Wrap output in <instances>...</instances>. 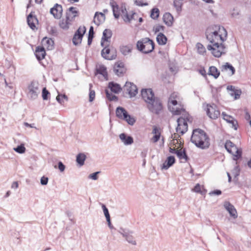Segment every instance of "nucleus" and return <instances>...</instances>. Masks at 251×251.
Returning <instances> with one entry per match:
<instances>
[{
    "label": "nucleus",
    "instance_id": "f257e3e1",
    "mask_svg": "<svg viewBox=\"0 0 251 251\" xmlns=\"http://www.w3.org/2000/svg\"><path fill=\"white\" fill-rule=\"evenodd\" d=\"M191 142L201 149L208 148L210 146L209 139L202 129L197 128L193 130L191 138Z\"/></svg>",
    "mask_w": 251,
    "mask_h": 251
},
{
    "label": "nucleus",
    "instance_id": "f03ea898",
    "mask_svg": "<svg viewBox=\"0 0 251 251\" xmlns=\"http://www.w3.org/2000/svg\"><path fill=\"white\" fill-rule=\"evenodd\" d=\"M206 38L210 44L222 43L226 40L227 31L223 26H218V31L215 30L209 34L206 33Z\"/></svg>",
    "mask_w": 251,
    "mask_h": 251
},
{
    "label": "nucleus",
    "instance_id": "7ed1b4c3",
    "mask_svg": "<svg viewBox=\"0 0 251 251\" xmlns=\"http://www.w3.org/2000/svg\"><path fill=\"white\" fill-rule=\"evenodd\" d=\"M180 98L179 94L177 92L172 93L168 99V108L169 110L174 115H180L183 110L177 107L178 101Z\"/></svg>",
    "mask_w": 251,
    "mask_h": 251
},
{
    "label": "nucleus",
    "instance_id": "20e7f679",
    "mask_svg": "<svg viewBox=\"0 0 251 251\" xmlns=\"http://www.w3.org/2000/svg\"><path fill=\"white\" fill-rule=\"evenodd\" d=\"M146 106L151 112L155 115H159L163 111L162 102L161 99L157 97L146 103Z\"/></svg>",
    "mask_w": 251,
    "mask_h": 251
},
{
    "label": "nucleus",
    "instance_id": "39448f33",
    "mask_svg": "<svg viewBox=\"0 0 251 251\" xmlns=\"http://www.w3.org/2000/svg\"><path fill=\"white\" fill-rule=\"evenodd\" d=\"M137 48L138 50L144 53L151 52L154 48V44L152 40L149 38H143L137 43Z\"/></svg>",
    "mask_w": 251,
    "mask_h": 251
},
{
    "label": "nucleus",
    "instance_id": "423d86ee",
    "mask_svg": "<svg viewBox=\"0 0 251 251\" xmlns=\"http://www.w3.org/2000/svg\"><path fill=\"white\" fill-rule=\"evenodd\" d=\"M116 115L119 119L125 121L130 126H133L136 122L135 119L130 115L123 107L119 106L117 107Z\"/></svg>",
    "mask_w": 251,
    "mask_h": 251
},
{
    "label": "nucleus",
    "instance_id": "0eeeda50",
    "mask_svg": "<svg viewBox=\"0 0 251 251\" xmlns=\"http://www.w3.org/2000/svg\"><path fill=\"white\" fill-rule=\"evenodd\" d=\"M208 50L216 57H220L223 54L226 52V49L223 43H215L207 46Z\"/></svg>",
    "mask_w": 251,
    "mask_h": 251
},
{
    "label": "nucleus",
    "instance_id": "6e6552de",
    "mask_svg": "<svg viewBox=\"0 0 251 251\" xmlns=\"http://www.w3.org/2000/svg\"><path fill=\"white\" fill-rule=\"evenodd\" d=\"M225 147L227 151L233 155L234 160H237L241 157L242 150L239 149L236 145L230 140H227L225 144Z\"/></svg>",
    "mask_w": 251,
    "mask_h": 251
},
{
    "label": "nucleus",
    "instance_id": "1a4fd4ad",
    "mask_svg": "<svg viewBox=\"0 0 251 251\" xmlns=\"http://www.w3.org/2000/svg\"><path fill=\"white\" fill-rule=\"evenodd\" d=\"M39 83L37 81H32L28 86L27 89V95L31 100H35L37 98L40 93Z\"/></svg>",
    "mask_w": 251,
    "mask_h": 251
},
{
    "label": "nucleus",
    "instance_id": "9d476101",
    "mask_svg": "<svg viewBox=\"0 0 251 251\" xmlns=\"http://www.w3.org/2000/svg\"><path fill=\"white\" fill-rule=\"evenodd\" d=\"M86 28L84 26H79L75 33L72 41L75 46L79 45L82 41V38L85 33Z\"/></svg>",
    "mask_w": 251,
    "mask_h": 251
},
{
    "label": "nucleus",
    "instance_id": "9b49d317",
    "mask_svg": "<svg viewBox=\"0 0 251 251\" xmlns=\"http://www.w3.org/2000/svg\"><path fill=\"white\" fill-rule=\"evenodd\" d=\"M119 233L122 235L123 237L125 238L126 240L129 244L133 245H136V241L134 237L132 236L133 231L127 229L120 228L118 230Z\"/></svg>",
    "mask_w": 251,
    "mask_h": 251
},
{
    "label": "nucleus",
    "instance_id": "f8f14e48",
    "mask_svg": "<svg viewBox=\"0 0 251 251\" xmlns=\"http://www.w3.org/2000/svg\"><path fill=\"white\" fill-rule=\"evenodd\" d=\"M109 44H105L101 51V56L105 59L113 60L116 58L117 55L114 50H111L108 46Z\"/></svg>",
    "mask_w": 251,
    "mask_h": 251
},
{
    "label": "nucleus",
    "instance_id": "ddd939ff",
    "mask_svg": "<svg viewBox=\"0 0 251 251\" xmlns=\"http://www.w3.org/2000/svg\"><path fill=\"white\" fill-rule=\"evenodd\" d=\"M207 116L212 119H216L220 116V111L215 104L212 105L207 104L206 110Z\"/></svg>",
    "mask_w": 251,
    "mask_h": 251
},
{
    "label": "nucleus",
    "instance_id": "4468645a",
    "mask_svg": "<svg viewBox=\"0 0 251 251\" xmlns=\"http://www.w3.org/2000/svg\"><path fill=\"white\" fill-rule=\"evenodd\" d=\"M177 126L176 128V131L177 132L183 135L187 131V123L185 120L182 118H178L177 120Z\"/></svg>",
    "mask_w": 251,
    "mask_h": 251
},
{
    "label": "nucleus",
    "instance_id": "2eb2a0df",
    "mask_svg": "<svg viewBox=\"0 0 251 251\" xmlns=\"http://www.w3.org/2000/svg\"><path fill=\"white\" fill-rule=\"evenodd\" d=\"M124 90L126 91L130 98L135 97L138 93V89L137 86L133 83L126 82L124 86Z\"/></svg>",
    "mask_w": 251,
    "mask_h": 251
},
{
    "label": "nucleus",
    "instance_id": "dca6fc26",
    "mask_svg": "<svg viewBox=\"0 0 251 251\" xmlns=\"http://www.w3.org/2000/svg\"><path fill=\"white\" fill-rule=\"evenodd\" d=\"M141 96L146 103L155 98L154 94L151 89H143L141 90Z\"/></svg>",
    "mask_w": 251,
    "mask_h": 251
},
{
    "label": "nucleus",
    "instance_id": "f3484780",
    "mask_svg": "<svg viewBox=\"0 0 251 251\" xmlns=\"http://www.w3.org/2000/svg\"><path fill=\"white\" fill-rule=\"evenodd\" d=\"M62 12V6L60 4L57 3H56L50 10V14L53 16L54 18L57 19H59L61 17Z\"/></svg>",
    "mask_w": 251,
    "mask_h": 251
},
{
    "label": "nucleus",
    "instance_id": "a211bd4d",
    "mask_svg": "<svg viewBox=\"0 0 251 251\" xmlns=\"http://www.w3.org/2000/svg\"><path fill=\"white\" fill-rule=\"evenodd\" d=\"M79 12L76 7H71L68 9L66 12V18L72 22L76 17L78 16Z\"/></svg>",
    "mask_w": 251,
    "mask_h": 251
},
{
    "label": "nucleus",
    "instance_id": "6ab92c4d",
    "mask_svg": "<svg viewBox=\"0 0 251 251\" xmlns=\"http://www.w3.org/2000/svg\"><path fill=\"white\" fill-rule=\"evenodd\" d=\"M224 206L225 208L228 212L231 217L234 219H236L238 215L236 209L229 201H225Z\"/></svg>",
    "mask_w": 251,
    "mask_h": 251
},
{
    "label": "nucleus",
    "instance_id": "aec40b11",
    "mask_svg": "<svg viewBox=\"0 0 251 251\" xmlns=\"http://www.w3.org/2000/svg\"><path fill=\"white\" fill-rule=\"evenodd\" d=\"M27 22L29 26L32 30H34L36 28V25L38 23V20L36 17L31 12L27 17Z\"/></svg>",
    "mask_w": 251,
    "mask_h": 251
},
{
    "label": "nucleus",
    "instance_id": "412c9836",
    "mask_svg": "<svg viewBox=\"0 0 251 251\" xmlns=\"http://www.w3.org/2000/svg\"><path fill=\"white\" fill-rule=\"evenodd\" d=\"M114 73L118 76L122 75L126 71L124 65L123 63H116L113 67Z\"/></svg>",
    "mask_w": 251,
    "mask_h": 251
},
{
    "label": "nucleus",
    "instance_id": "4be33fe9",
    "mask_svg": "<svg viewBox=\"0 0 251 251\" xmlns=\"http://www.w3.org/2000/svg\"><path fill=\"white\" fill-rule=\"evenodd\" d=\"M112 35V33L110 29H105L103 31L102 37L101 39L100 43L102 47H104L105 42H106V44H107V43L108 42L109 43V40L111 38Z\"/></svg>",
    "mask_w": 251,
    "mask_h": 251
},
{
    "label": "nucleus",
    "instance_id": "5701e85b",
    "mask_svg": "<svg viewBox=\"0 0 251 251\" xmlns=\"http://www.w3.org/2000/svg\"><path fill=\"white\" fill-rule=\"evenodd\" d=\"M110 5L112 9L113 15L116 19L120 17V9L119 5L114 0H110Z\"/></svg>",
    "mask_w": 251,
    "mask_h": 251
},
{
    "label": "nucleus",
    "instance_id": "b1692460",
    "mask_svg": "<svg viewBox=\"0 0 251 251\" xmlns=\"http://www.w3.org/2000/svg\"><path fill=\"white\" fill-rule=\"evenodd\" d=\"M175 162L176 159L174 156H170L168 157L162 166V169H168L175 163Z\"/></svg>",
    "mask_w": 251,
    "mask_h": 251
},
{
    "label": "nucleus",
    "instance_id": "393cba45",
    "mask_svg": "<svg viewBox=\"0 0 251 251\" xmlns=\"http://www.w3.org/2000/svg\"><path fill=\"white\" fill-rule=\"evenodd\" d=\"M119 138L125 145H131L133 143V138L127 136L126 133H123L119 135Z\"/></svg>",
    "mask_w": 251,
    "mask_h": 251
},
{
    "label": "nucleus",
    "instance_id": "a878e982",
    "mask_svg": "<svg viewBox=\"0 0 251 251\" xmlns=\"http://www.w3.org/2000/svg\"><path fill=\"white\" fill-rule=\"evenodd\" d=\"M42 44L49 50H51L53 48L54 41L51 38L44 37L42 40Z\"/></svg>",
    "mask_w": 251,
    "mask_h": 251
},
{
    "label": "nucleus",
    "instance_id": "bb28decb",
    "mask_svg": "<svg viewBox=\"0 0 251 251\" xmlns=\"http://www.w3.org/2000/svg\"><path fill=\"white\" fill-rule=\"evenodd\" d=\"M35 54L38 60H40L44 58L46 55V51L44 47L40 46L37 47L36 49Z\"/></svg>",
    "mask_w": 251,
    "mask_h": 251
},
{
    "label": "nucleus",
    "instance_id": "cd10ccee",
    "mask_svg": "<svg viewBox=\"0 0 251 251\" xmlns=\"http://www.w3.org/2000/svg\"><path fill=\"white\" fill-rule=\"evenodd\" d=\"M163 20L168 26H171L173 24L174 18L170 13L167 12L164 14Z\"/></svg>",
    "mask_w": 251,
    "mask_h": 251
},
{
    "label": "nucleus",
    "instance_id": "c85d7f7f",
    "mask_svg": "<svg viewBox=\"0 0 251 251\" xmlns=\"http://www.w3.org/2000/svg\"><path fill=\"white\" fill-rule=\"evenodd\" d=\"M132 48L131 45H122L120 47V51L123 55L126 56L131 52Z\"/></svg>",
    "mask_w": 251,
    "mask_h": 251
},
{
    "label": "nucleus",
    "instance_id": "c756f323",
    "mask_svg": "<svg viewBox=\"0 0 251 251\" xmlns=\"http://www.w3.org/2000/svg\"><path fill=\"white\" fill-rule=\"evenodd\" d=\"M108 88L111 92L118 94L121 92L122 88L120 85L114 82H110L108 84Z\"/></svg>",
    "mask_w": 251,
    "mask_h": 251
},
{
    "label": "nucleus",
    "instance_id": "7c9ffc66",
    "mask_svg": "<svg viewBox=\"0 0 251 251\" xmlns=\"http://www.w3.org/2000/svg\"><path fill=\"white\" fill-rule=\"evenodd\" d=\"M176 154L179 159H184L185 162H187L189 159L185 149L183 150L181 149L177 150Z\"/></svg>",
    "mask_w": 251,
    "mask_h": 251
},
{
    "label": "nucleus",
    "instance_id": "2f4dec72",
    "mask_svg": "<svg viewBox=\"0 0 251 251\" xmlns=\"http://www.w3.org/2000/svg\"><path fill=\"white\" fill-rule=\"evenodd\" d=\"M220 72L215 66H211L209 68L208 74L213 76L215 78H217L220 75Z\"/></svg>",
    "mask_w": 251,
    "mask_h": 251
},
{
    "label": "nucleus",
    "instance_id": "473e14b6",
    "mask_svg": "<svg viewBox=\"0 0 251 251\" xmlns=\"http://www.w3.org/2000/svg\"><path fill=\"white\" fill-rule=\"evenodd\" d=\"M97 73L101 75L103 77H107L106 67L103 65H100L97 67Z\"/></svg>",
    "mask_w": 251,
    "mask_h": 251
},
{
    "label": "nucleus",
    "instance_id": "72a5a7b5",
    "mask_svg": "<svg viewBox=\"0 0 251 251\" xmlns=\"http://www.w3.org/2000/svg\"><path fill=\"white\" fill-rule=\"evenodd\" d=\"M156 41L159 45H164L166 44L167 38L162 33H159L156 37Z\"/></svg>",
    "mask_w": 251,
    "mask_h": 251
},
{
    "label": "nucleus",
    "instance_id": "f704fd0d",
    "mask_svg": "<svg viewBox=\"0 0 251 251\" xmlns=\"http://www.w3.org/2000/svg\"><path fill=\"white\" fill-rule=\"evenodd\" d=\"M94 19V22L96 24L99 25L101 22L104 20L105 15L102 13H99L98 12H97L95 14Z\"/></svg>",
    "mask_w": 251,
    "mask_h": 251
},
{
    "label": "nucleus",
    "instance_id": "c9c22d12",
    "mask_svg": "<svg viewBox=\"0 0 251 251\" xmlns=\"http://www.w3.org/2000/svg\"><path fill=\"white\" fill-rule=\"evenodd\" d=\"M86 158V155L83 153H78L76 157V162L80 165H84V161Z\"/></svg>",
    "mask_w": 251,
    "mask_h": 251
},
{
    "label": "nucleus",
    "instance_id": "e433bc0d",
    "mask_svg": "<svg viewBox=\"0 0 251 251\" xmlns=\"http://www.w3.org/2000/svg\"><path fill=\"white\" fill-rule=\"evenodd\" d=\"M228 70L231 71V75H233V74H235V70L234 68L230 64L228 63H226L225 65L222 66L221 71L222 72L226 71Z\"/></svg>",
    "mask_w": 251,
    "mask_h": 251
},
{
    "label": "nucleus",
    "instance_id": "4c0bfd02",
    "mask_svg": "<svg viewBox=\"0 0 251 251\" xmlns=\"http://www.w3.org/2000/svg\"><path fill=\"white\" fill-rule=\"evenodd\" d=\"M72 22L70 20H67L66 18V20H62L60 21L59 23L60 27L64 30H67L70 25H71Z\"/></svg>",
    "mask_w": 251,
    "mask_h": 251
},
{
    "label": "nucleus",
    "instance_id": "58836bf2",
    "mask_svg": "<svg viewBox=\"0 0 251 251\" xmlns=\"http://www.w3.org/2000/svg\"><path fill=\"white\" fill-rule=\"evenodd\" d=\"M183 0H174V6L176 8V11L179 13L182 10V6Z\"/></svg>",
    "mask_w": 251,
    "mask_h": 251
},
{
    "label": "nucleus",
    "instance_id": "ea45409f",
    "mask_svg": "<svg viewBox=\"0 0 251 251\" xmlns=\"http://www.w3.org/2000/svg\"><path fill=\"white\" fill-rule=\"evenodd\" d=\"M105 92L106 94V98L110 101H117L118 100V97L115 95L112 94L108 89H105Z\"/></svg>",
    "mask_w": 251,
    "mask_h": 251
},
{
    "label": "nucleus",
    "instance_id": "a19ab883",
    "mask_svg": "<svg viewBox=\"0 0 251 251\" xmlns=\"http://www.w3.org/2000/svg\"><path fill=\"white\" fill-rule=\"evenodd\" d=\"M240 169L239 166H235L234 169L232 170V173L234 176V180L235 181H238V176L240 175Z\"/></svg>",
    "mask_w": 251,
    "mask_h": 251
},
{
    "label": "nucleus",
    "instance_id": "79ce46f5",
    "mask_svg": "<svg viewBox=\"0 0 251 251\" xmlns=\"http://www.w3.org/2000/svg\"><path fill=\"white\" fill-rule=\"evenodd\" d=\"M159 15V10L157 8H153L151 12V17L153 19H156Z\"/></svg>",
    "mask_w": 251,
    "mask_h": 251
},
{
    "label": "nucleus",
    "instance_id": "37998d69",
    "mask_svg": "<svg viewBox=\"0 0 251 251\" xmlns=\"http://www.w3.org/2000/svg\"><path fill=\"white\" fill-rule=\"evenodd\" d=\"M56 100L60 104H62L64 103V100L67 101L68 99L67 96L65 94H58L56 98Z\"/></svg>",
    "mask_w": 251,
    "mask_h": 251
},
{
    "label": "nucleus",
    "instance_id": "c03bdc74",
    "mask_svg": "<svg viewBox=\"0 0 251 251\" xmlns=\"http://www.w3.org/2000/svg\"><path fill=\"white\" fill-rule=\"evenodd\" d=\"M92 84H89V100L92 102L94 100L95 98V92L94 90H92Z\"/></svg>",
    "mask_w": 251,
    "mask_h": 251
},
{
    "label": "nucleus",
    "instance_id": "a18cd8bd",
    "mask_svg": "<svg viewBox=\"0 0 251 251\" xmlns=\"http://www.w3.org/2000/svg\"><path fill=\"white\" fill-rule=\"evenodd\" d=\"M14 151L19 153H23L25 151V148L23 144H21L14 149Z\"/></svg>",
    "mask_w": 251,
    "mask_h": 251
},
{
    "label": "nucleus",
    "instance_id": "49530a36",
    "mask_svg": "<svg viewBox=\"0 0 251 251\" xmlns=\"http://www.w3.org/2000/svg\"><path fill=\"white\" fill-rule=\"evenodd\" d=\"M198 51L200 54H203L205 52V49L204 47L200 43H198L196 45Z\"/></svg>",
    "mask_w": 251,
    "mask_h": 251
},
{
    "label": "nucleus",
    "instance_id": "de8ad7c7",
    "mask_svg": "<svg viewBox=\"0 0 251 251\" xmlns=\"http://www.w3.org/2000/svg\"><path fill=\"white\" fill-rule=\"evenodd\" d=\"M101 207L102 208L104 216L106 218V220H109V219H110V216L109 213L108 209L106 207V206L104 204H102Z\"/></svg>",
    "mask_w": 251,
    "mask_h": 251
},
{
    "label": "nucleus",
    "instance_id": "09e8293b",
    "mask_svg": "<svg viewBox=\"0 0 251 251\" xmlns=\"http://www.w3.org/2000/svg\"><path fill=\"white\" fill-rule=\"evenodd\" d=\"M164 29L165 27L163 25H157L153 27V30L155 32V33H156L157 32L160 31H164Z\"/></svg>",
    "mask_w": 251,
    "mask_h": 251
},
{
    "label": "nucleus",
    "instance_id": "8fccbe9b",
    "mask_svg": "<svg viewBox=\"0 0 251 251\" xmlns=\"http://www.w3.org/2000/svg\"><path fill=\"white\" fill-rule=\"evenodd\" d=\"M42 98L44 100H47L50 95V92L47 90L46 88H44L42 90Z\"/></svg>",
    "mask_w": 251,
    "mask_h": 251
},
{
    "label": "nucleus",
    "instance_id": "3c124183",
    "mask_svg": "<svg viewBox=\"0 0 251 251\" xmlns=\"http://www.w3.org/2000/svg\"><path fill=\"white\" fill-rule=\"evenodd\" d=\"M222 115L223 116V119L229 124L231 123L232 120L234 119L232 117L226 114L224 112L222 113Z\"/></svg>",
    "mask_w": 251,
    "mask_h": 251
},
{
    "label": "nucleus",
    "instance_id": "603ef678",
    "mask_svg": "<svg viewBox=\"0 0 251 251\" xmlns=\"http://www.w3.org/2000/svg\"><path fill=\"white\" fill-rule=\"evenodd\" d=\"M146 0H135V4L136 5L139 6H147L148 5V3L146 2Z\"/></svg>",
    "mask_w": 251,
    "mask_h": 251
},
{
    "label": "nucleus",
    "instance_id": "864d4df0",
    "mask_svg": "<svg viewBox=\"0 0 251 251\" xmlns=\"http://www.w3.org/2000/svg\"><path fill=\"white\" fill-rule=\"evenodd\" d=\"M100 173V172H96L89 175L88 178L93 180H96L98 178V175Z\"/></svg>",
    "mask_w": 251,
    "mask_h": 251
},
{
    "label": "nucleus",
    "instance_id": "5fc2aeb1",
    "mask_svg": "<svg viewBox=\"0 0 251 251\" xmlns=\"http://www.w3.org/2000/svg\"><path fill=\"white\" fill-rule=\"evenodd\" d=\"M48 177L43 176L41 178L40 183L42 185H46L48 183Z\"/></svg>",
    "mask_w": 251,
    "mask_h": 251
},
{
    "label": "nucleus",
    "instance_id": "6e6d98bb",
    "mask_svg": "<svg viewBox=\"0 0 251 251\" xmlns=\"http://www.w3.org/2000/svg\"><path fill=\"white\" fill-rule=\"evenodd\" d=\"M241 93V91L239 90H235L233 93H230V95L233 96L235 95V99H237L239 98Z\"/></svg>",
    "mask_w": 251,
    "mask_h": 251
},
{
    "label": "nucleus",
    "instance_id": "4d7b16f0",
    "mask_svg": "<svg viewBox=\"0 0 251 251\" xmlns=\"http://www.w3.org/2000/svg\"><path fill=\"white\" fill-rule=\"evenodd\" d=\"M58 167L61 172H63L65 169V166L61 161H59L58 163Z\"/></svg>",
    "mask_w": 251,
    "mask_h": 251
},
{
    "label": "nucleus",
    "instance_id": "13d9d810",
    "mask_svg": "<svg viewBox=\"0 0 251 251\" xmlns=\"http://www.w3.org/2000/svg\"><path fill=\"white\" fill-rule=\"evenodd\" d=\"M160 138V133L154 135L151 138V140L153 142L156 143L159 140Z\"/></svg>",
    "mask_w": 251,
    "mask_h": 251
},
{
    "label": "nucleus",
    "instance_id": "bf43d9fd",
    "mask_svg": "<svg viewBox=\"0 0 251 251\" xmlns=\"http://www.w3.org/2000/svg\"><path fill=\"white\" fill-rule=\"evenodd\" d=\"M230 124H231V127L233 128H234L235 130L237 129V121L236 120L234 119L233 120H232Z\"/></svg>",
    "mask_w": 251,
    "mask_h": 251
},
{
    "label": "nucleus",
    "instance_id": "052dcab7",
    "mask_svg": "<svg viewBox=\"0 0 251 251\" xmlns=\"http://www.w3.org/2000/svg\"><path fill=\"white\" fill-rule=\"evenodd\" d=\"M222 194V191L220 190H215L209 193V195H220Z\"/></svg>",
    "mask_w": 251,
    "mask_h": 251
},
{
    "label": "nucleus",
    "instance_id": "680f3d73",
    "mask_svg": "<svg viewBox=\"0 0 251 251\" xmlns=\"http://www.w3.org/2000/svg\"><path fill=\"white\" fill-rule=\"evenodd\" d=\"M194 191L197 193H200L201 191V186L199 184H197L194 188Z\"/></svg>",
    "mask_w": 251,
    "mask_h": 251
},
{
    "label": "nucleus",
    "instance_id": "e2e57ef3",
    "mask_svg": "<svg viewBox=\"0 0 251 251\" xmlns=\"http://www.w3.org/2000/svg\"><path fill=\"white\" fill-rule=\"evenodd\" d=\"M124 20L126 22H130L132 18V17H130L127 13L124 15Z\"/></svg>",
    "mask_w": 251,
    "mask_h": 251
},
{
    "label": "nucleus",
    "instance_id": "0e129e2a",
    "mask_svg": "<svg viewBox=\"0 0 251 251\" xmlns=\"http://www.w3.org/2000/svg\"><path fill=\"white\" fill-rule=\"evenodd\" d=\"M121 11L123 15V16L125 15L127 13V10L126 9V6L122 5L121 7Z\"/></svg>",
    "mask_w": 251,
    "mask_h": 251
},
{
    "label": "nucleus",
    "instance_id": "69168bd1",
    "mask_svg": "<svg viewBox=\"0 0 251 251\" xmlns=\"http://www.w3.org/2000/svg\"><path fill=\"white\" fill-rule=\"evenodd\" d=\"M94 28L92 26H90L89 30L88 36H92V37H94Z\"/></svg>",
    "mask_w": 251,
    "mask_h": 251
},
{
    "label": "nucleus",
    "instance_id": "338daca9",
    "mask_svg": "<svg viewBox=\"0 0 251 251\" xmlns=\"http://www.w3.org/2000/svg\"><path fill=\"white\" fill-rule=\"evenodd\" d=\"M152 133L154 135L160 133V132L159 131V129L156 126H153V130Z\"/></svg>",
    "mask_w": 251,
    "mask_h": 251
},
{
    "label": "nucleus",
    "instance_id": "774afa93",
    "mask_svg": "<svg viewBox=\"0 0 251 251\" xmlns=\"http://www.w3.org/2000/svg\"><path fill=\"white\" fill-rule=\"evenodd\" d=\"M19 184L17 181H14L11 185V188L17 189L18 187Z\"/></svg>",
    "mask_w": 251,
    "mask_h": 251
}]
</instances>
